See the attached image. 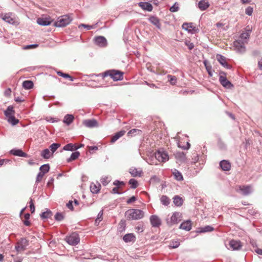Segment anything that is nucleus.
I'll list each match as a JSON object with an SVG mask.
<instances>
[{
  "label": "nucleus",
  "instance_id": "obj_49",
  "mask_svg": "<svg viewBox=\"0 0 262 262\" xmlns=\"http://www.w3.org/2000/svg\"><path fill=\"white\" fill-rule=\"evenodd\" d=\"M55 220L57 221H61L64 219V216L60 212H57L55 215Z\"/></svg>",
  "mask_w": 262,
  "mask_h": 262
},
{
  "label": "nucleus",
  "instance_id": "obj_35",
  "mask_svg": "<svg viewBox=\"0 0 262 262\" xmlns=\"http://www.w3.org/2000/svg\"><path fill=\"white\" fill-rule=\"evenodd\" d=\"M100 185L98 184V185H96V184L92 183L90 185V189L91 192L93 193H97L100 191Z\"/></svg>",
  "mask_w": 262,
  "mask_h": 262
},
{
  "label": "nucleus",
  "instance_id": "obj_3",
  "mask_svg": "<svg viewBox=\"0 0 262 262\" xmlns=\"http://www.w3.org/2000/svg\"><path fill=\"white\" fill-rule=\"evenodd\" d=\"M123 73L115 70H108L102 73V76H110L114 81L121 80L123 79Z\"/></svg>",
  "mask_w": 262,
  "mask_h": 262
},
{
  "label": "nucleus",
  "instance_id": "obj_60",
  "mask_svg": "<svg viewBox=\"0 0 262 262\" xmlns=\"http://www.w3.org/2000/svg\"><path fill=\"white\" fill-rule=\"evenodd\" d=\"M137 200V198L135 196H132L129 199H128L126 201L127 204H130L135 202Z\"/></svg>",
  "mask_w": 262,
  "mask_h": 262
},
{
  "label": "nucleus",
  "instance_id": "obj_13",
  "mask_svg": "<svg viewBox=\"0 0 262 262\" xmlns=\"http://www.w3.org/2000/svg\"><path fill=\"white\" fill-rule=\"evenodd\" d=\"M182 28L188 32H191L192 31L194 32H196L198 31V29L193 26L192 23H184L182 25Z\"/></svg>",
  "mask_w": 262,
  "mask_h": 262
},
{
  "label": "nucleus",
  "instance_id": "obj_42",
  "mask_svg": "<svg viewBox=\"0 0 262 262\" xmlns=\"http://www.w3.org/2000/svg\"><path fill=\"white\" fill-rule=\"evenodd\" d=\"M8 122L11 123L12 125H15L18 123L19 120L16 119L14 115L8 118Z\"/></svg>",
  "mask_w": 262,
  "mask_h": 262
},
{
  "label": "nucleus",
  "instance_id": "obj_26",
  "mask_svg": "<svg viewBox=\"0 0 262 262\" xmlns=\"http://www.w3.org/2000/svg\"><path fill=\"white\" fill-rule=\"evenodd\" d=\"M198 7L201 11H204L209 7V4L205 0H201L198 3Z\"/></svg>",
  "mask_w": 262,
  "mask_h": 262
},
{
  "label": "nucleus",
  "instance_id": "obj_43",
  "mask_svg": "<svg viewBox=\"0 0 262 262\" xmlns=\"http://www.w3.org/2000/svg\"><path fill=\"white\" fill-rule=\"evenodd\" d=\"M126 227L125 221L124 220H121L118 225V230L120 232L125 231Z\"/></svg>",
  "mask_w": 262,
  "mask_h": 262
},
{
  "label": "nucleus",
  "instance_id": "obj_54",
  "mask_svg": "<svg viewBox=\"0 0 262 262\" xmlns=\"http://www.w3.org/2000/svg\"><path fill=\"white\" fill-rule=\"evenodd\" d=\"M103 210H101L98 214L97 217L95 220V223H99L102 220Z\"/></svg>",
  "mask_w": 262,
  "mask_h": 262
},
{
  "label": "nucleus",
  "instance_id": "obj_64",
  "mask_svg": "<svg viewBox=\"0 0 262 262\" xmlns=\"http://www.w3.org/2000/svg\"><path fill=\"white\" fill-rule=\"evenodd\" d=\"M112 192L114 194H119L122 193V192H120L118 191V187H115L113 188L112 190Z\"/></svg>",
  "mask_w": 262,
  "mask_h": 262
},
{
  "label": "nucleus",
  "instance_id": "obj_28",
  "mask_svg": "<svg viewBox=\"0 0 262 262\" xmlns=\"http://www.w3.org/2000/svg\"><path fill=\"white\" fill-rule=\"evenodd\" d=\"M79 148V147H77L76 145L72 143H69L63 146V150L67 151H74L77 150Z\"/></svg>",
  "mask_w": 262,
  "mask_h": 262
},
{
  "label": "nucleus",
  "instance_id": "obj_22",
  "mask_svg": "<svg viewBox=\"0 0 262 262\" xmlns=\"http://www.w3.org/2000/svg\"><path fill=\"white\" fill-rule=\"evenodd\" d=\"M2 18L10 24H15V20L14 18L12 17V13H6L4 15H2Z\"/></svg>",
  "mask_w": 262,
  "mask_h": 262
},
{
  "label": "nucleus",
  "instance_id": "obj_4",
  "mask_svg": "<svg viewBox=\"0 0 262 262\" xmlns=\"http://www.w3.org/2000/svg\"><path fill=\"white\" fill-rule=\"evenodd\" d=\"M29 241L26 238H21L16 244L15 249L17 253H20L27 249V247L29 245Z\"/></svg>",
  "mask_w": 262,
  "mask_h": 262
},
{
  "label": "nucleus",
  "instance_id": "obj_27",
  "mask_svg": "<svg viewBox=\"0 0 262 262\" xmlns=\"http://www.w3.org/2000/svg\"><path fill=\"white\" fill-rule=\"evenodd\" d=\"M149 21L155 25L157 28L160 29L161 25L159 22V19L155 16H151L149 18Z\"/></svg>",
  "mask_w": 262,
  "mask_h": 262
},
{
  "label": "nucleus",
  "instance_id": "obj_44",
  "mask_svg": "<svg viewBox=\"0 0 262 262\" xmlns=\"http://www.w3.org/2000/svg\"><path fill=\"white\" fill-rule=\"evenodd\" d=\"M60 146V144L54 143L50 146L49 148L53 154Z\"/></svg>",
  "mask_w": 262,
  "mask_h": 262
},
{
  "label": "nucleus",
  "instance_id": "obj_6",
  "mask_svg": "<svg viewBox=\"0 0 262 262\" xmlns=\"http://www.w3.org/2000/svg\"><path fill=\"white\" fill-rule=\"evenodd\" d=\"M220 75L219 81L224 88L231 89L233 87V85L226 77V73L224 72H221Z\"/></svg>",
  "mask_w": 262,
  "mask_h": 262
},
{
  "label": "nucleus",
  "instance_id": "obj_45",
  "mask_svg": "<svg viewBox=\"0 0 262 262\" xmlns=\"http://www.w3.org/2000/svg\"><path fill=\"white\" fill-rule=\"evenodd\" d=\"M128 183H129V184L130 185V187L132 189L136 188L138 185V181L134 179H130L128 182Z\"/></svg>",
  "mask_w": 262,
  "mask_h": 262
},
{
  "label": "nucleus",
  "instance_id": "obj_51",
  "mask_svg": "<svg viewBox=\"0 0 262 262\" xmlns=\"http://www.w3.org/2000/svg\"><path fill=\"white\" fill-rule=\"evenodd\" d=\"M95 25H89L81 24L79 25L78 28H80V27H82L85 28L87 30H90L92 29L95 28Z\"/></svg>",
  "mask_w": 262,
  "mask_h": 262
},
{
  "label": "nucleus",
  "instance_id": "obj_34",
  "mask_svg": "<svg viewBox=\"0 0 262 262\" xmlns=\"http://www.w3.org/2000/svg\"><path fill=\"white\" fill-rule=\"evenodd\" d=\"M33 86V82L31 80H25L23 82V86L26 90L31 89Z\"/></svg>",
  "mask_w": 262,
  "mask_h": 262
},
{
  "label": "nucleus",
  "instance_id": "obj_46",
  "mask_svg": "<svg viewBox=\"0 0 262 262\" xmlns=\"http://www.w3.org/2000/svg\"><path fill=\"white\" fill-rule=\"evenodd\" d=\"M100 182L103 186H106L110 182V180L108 177L104 176L101 178Z\"/></svg>",
  "mask_w": 262,
  "mask_h": 262
},
{
  "label": "nucleus",
  "instance_id": "obj_9",
  "mask_svg": "<svg viewBox=\"0 0 262 262\" xmlns=\"http://www.w3.org/2000/svg\"><path fill=\"white\" fill-rule=\"evenodd\" d=\"M66 241L69 244L75 246L79 243L80 238L78 234L74 232L66 237Z\"/></svg>",
  "mask_w": 262,
  "mask_h": 262
},
{
  "label": "nucleus",
  "instance_id": "obj_50",
  "mask_svg": "<svg viewBox=\"0 0 262 262\" xmlns=\"http://www.w3.org/2000/svg\"><path fill=\"white\" fill-rule=\"evenodd\" d=\"M179 4L177 3H175L173 6H172L170 9L169 10L172 12H176L179 11Z\"/></svg>",
  "mask_w": 262,
  "mask_h": 262
},
{
  "label": "nucleus",
  "instance_id": "obj_36",
  "mask_svg": "<svg viewBox=\"0 0 262 262\" xmlns=\"http://www.w3.org/2000/svg\"><path fill=\"white\" fill-rule=\"evenodd\" d=\"M173 203L174 204V205L177 206H181V205H182L183 203V201L182 198L180 197L178 195H176L173 198Z\"/></svg>",
  "mask_w": 262,
  "mask_h": 262
},
{
  "label": "nucleus",
  "instance_id": "obj_38",
  "mask_svg": "<svg viewBox=\"0 0 262 262\" xmlns=\"http://www.w3.org/2000/svg\"><path fill=\"white\" fill-rule=\"evenodd\" d=\"M170 201V199L166 195H163L160 198V202L164 206H168Z\"/></svg>",
  "mask_w": 262,
  "mask_h": 262
},
{
  "label": "nucleus",
  "instance_id": "obj_62",
  "mask_svg": "<svg viewBox=\"0 0 262 262\" xmlns=\"http://www.w3.org/2000/svg\"><path fill=\"white\" fill-rule=\"evenodd\" d=\"M113 184L114 185L117 186V187H118L120 185H124V183L123 181H120L119 180H115Z\"/></svg>",
  "mask_w": 262,
  "mask_h": 262
},
{
  "label": "nucleus",
  "instance_id": "obj_61",
  "mask_svg": "<svg viewBox=\"0 0 262 262\" xmlns=\"http://www.w3.org/2000/svg\"><path fill=\"white\" fill-rule=\"evenodd\" d=\"M29 207H30V211H31V213H33L35 211V206H34L32 200H31V201L30 202V206Z\"/></svg>",
  "mask_w": 262,
  "mask_h": 262
},
{
  "label": "nucleus",
  "instance_id": "obj_21",
  "mask_svg": "<svg viewBox=\"0 0 262 262\" xmlns=\"http://www.w3.org/2000/svg\"><path fill=\"white\" fill-rule=\"evenodd\" d=\"M10 153L14 156L27 157V154L24 152L21 149H12L10 150Z\"/></svg>",
  "mask_w": 262,
  "mask_h": 262
},
{
  "label": "nucleus",
  "instance_id": "obj_15",
  "mask_svg": "<svg viewBox=\"0 0 262 262\" xmlns=\"http://www.w3.org/2000/svg\"><path fill=\"white\" fill-rule=\"evenodd\" d=\"M95 43L99 47H104L107 45L106 38L102 36H99L95 38Z\"/></svg>",
  "mask_w": 262,
  "mask_h": 262
},
{
  "label": "nucleus",
  "instance_id": "obj_24",
  "mask_svg": "<svg viewBox=\"0 0 262 262\" xmlns=\"http://www.w3.org/2000/svg\"><path fill=\"white\" fill-rule=\"evenodd\" d=\"M123 239L125 243L135 242L136 237L133 233H127L124 235Z\"/></svg>",
  "mask_w": 262,
  "mask_h": 262
},
{
  "label": "nucleus",
  "instance_id": "obj_48",
  "mask_svg": "<svg viewBox=\"0 0 262 262\" xmlns=\"http://www.w3.org/2000/svg\"><path fill=\"white\" fill-rule=\"evenodd\" d=\"M168 80L172 85H174L177 82V78L174 76L168 75Z\"/></svg>",
  "mask_w": 262,
  "mask_h": 262
},
{
  "label": "nucleus",
  "instance_id": "obj_29",
  "mask_svg": "<svg viewBox=\"0 0 262 262\" xmlns=\"http://www.w3.org/2000/svg\"><path fill=\"white\" fill-rule=\"evenodd\" d=\"M74 118L73 115L67 114L64 117L63 122L67 125H70L73 121Z\"/></svg>",
  "mask_w": 262,
  "mask_h": 262
},
{
  "label": "nucleus",
  "instance_id": "obj_47",
  "mask_svg": "<svg viewBox=\"0 0 262 262\" xmlns=\"http://www.w3.org/2000/svg\"><path fill=\"white\" fill-rule=\"evenodd\" d=\"M180 246V242L178 241H172L170 242L169 247L171 248H177Z\"/></svg>",
  "mask_w": 262,
  "mask_h": 262
},
{
  "label": "nucleus",
  "instance_id": "obj_19",
  "mask_svg": "<svg viewBox=\"0 0 262 262\" xmlns=\"http://www.w3.org/2000/svg\"><path fill=\"white\" fill-rule=\"evenodd\" d=\"M129 172L130 173L132 177H141L143 172L142 169H137L135 167H131L129 169Z\"/></svg>",
  "mask_w": 262,
  "mask_h": 262
},
{
  "label": "nucleus",
  "instance_id": "obj_16",
  "mask_svg": "<svg viewBox=\"0 0 262 262\" xmlns=\"http://www.w3.org/2000/svg\"><path fill=\"white\" fill-rule=\"evenodd\" d=\"M216 58L220 63L222 64L224 67L227 68V69H230L231 68V66L226 62L225 57L221 54H217Z\"/></svg>",
  "mask_w": 262,
  "mask_h": 262
},
{
  "label": "nucleus",
  "instance_id": "obj_58",
  "mask_svg": "<svg viewBox=\"0 0 262 262\" xmlns=\"http://www.w3.org/2000/svg\"><path fill=\"white\" fill-rule=\"evenodd\" d=\"M185 43L189 50H192L194 48V45L192 42L189 41H186Z\"/></svg>",
  "mask_w": 262,
  "mask_h": 262
},
{
  "label": "nucleus",
  "instance_id": "obj_7",
  "mask_svg": "<svg viewBox=\"0 0 262 262\" xmlns=\"http://www.w3.org/2000/svg\"><path fill=\"white\" fill-rule=\"evenodd\" d=\"M155 158L159 161L161 162H165L169 159L168 154L163 150V149H159L155 154Z\"/></svg>",
  "mask_w": 262,
  "mask_h": 262
},
{
  "label": "nucleus",
  "instance_id": "obj_2",
  "mask_svg": "<svg viewBox=\"0 0 262 262\" xmlns=\"http://www.w3.org/2000/svg\"><path fill=\"white\" fill-rule=\"evenodd\" d=\"M72 19L69 15H63L58 17L57 21L54 22L53 26L56 27H64L68 25Z\"/></svg>",
  "mask_w": 262,
  "mask_h": 262
},
{
  "label": "nucleus",
  "instance_id": "obj_37",
  "mask_svg": "<svg viewBox=\"0 0 262 262\" xmlns=\"http://www.w3.org/2000/svg\"><path fill=\"white\" fill-rule=\"evenodd\" d=\"M52 215L53 213L52 211L48 209L46 211L42 212L40 214V217L42 219H47L50 218Z\"/></svg>",
  "mask_w": 262,
  "mask_h": 262
},
{
  "label": "nucleus",
  "instance_id": "obj_18",
  "mask_svg": "<svg viewBox=\"0 0 262 262\" xmlns=\"http://www.w3.org/2000/svg\"><path fill=\"white\" fill-rule=\"evenodd\" d=\"M220 166L223 171H229L231 168V163L226 160H222L220 162Z\"/></svg>",
  "mask_w": 262,
  "mask_h": 262
},
{
  "label": "nucleus",
  "instance_id": "obj_56",
  "mask_svg": "<svg viewBox=\"0 0 262 262\" xmlns=\"http://www.w3.org/2000/svg\"><path fill=\"white\" fill-rule=\"evenodd\" d=\"M253 9L252 7L249 6V7H248L246 9V10H245V13L249 15V16H251L252 15V13H253Z\"/></svg>",
  "mask_w": 262,
  "mask_h": 262
},
{
  "label": "nucleus",
  "instance_id": "obj_40",
  "mask_svg": "<svg viewBox=\"0 0 262 262\" xmlns=\"http://www.w3.org/2000/svg\"><path fill=\"white\" fill-rule=\"evenodd\" d=\"M40 172H42L43 174L47 173L50 170V165L49 164H45L41 165L39 168Z\"/></svg>",
  "mask_w": 262,
  "mask_h": 262
},
{
  "label": "nucleus",
  "instance_id": "obj_53",
  "mask_svg": "<svg viewBox=\"0 0 262 262\" xmlns=\"http://www.w3.org/2000/svg\"><path fill=\"white\" fill-rule=\"evenodd\" d=\"M141 133V130L137 129H132L130 130H129L128 133V135H131L132 136L135 135L136 134H140Z\"/></svg>",
  "mask_w": 262,
  "mask_h": 262
},
{
  "label": "nucleus",
  "instance_id": "obj_39",
  "mask_svg": "<svg viewBox=\"0 0 262 262\" xmlns=\"http://www.w3.org/2000/svg\"><path fill=\"white\" fill-rule=\"evenodd\" d=\"M80 155V152L79 151H75L73 152L70 157L67 159V162L69 163L72 161H74L77 159Z\"/></svg>",
  "mask_w": 262,
  "mask_h": 262
},
{
  "label": "nucleus",
  "instance_id": "obj_10",
  "mask_svg": "<svg viewBox=\"0 0 262 262\" xmlns=\"http://www.w3.org/2000/svg\"><path fill=\"white\" fill-rule=\"evenodd\" d=\"M52 21L53 20L49 16H42L37 19V24L43 26H49L51 24Z\"/></svg>",
  "mask_w": 262,
  "mask_h": 262
},
{
  "label": "nucleus",
  "instance_id": "obj_32",
  "mask_svg": "<svg viewBox=\"0 0 262 262\" xmlns=\"http://www.w3.org/2000/svg\"><path fill=\"white\" fill-rule=\"evenodd\" d=\"M214 230V228L211 226L207 225L203 227H201L199 229L198 232L199 233H205L208 232H211Z\"/></svg>",
  "mask_w": 262,
  "mask_h": 262
},
{
  "label": "nucleus",
  "instance_id": "obj_8",
  "mask_svg": "<svg viewBox=\"0 0 262 262\" xmlns=\"http://www.w3.org/2000/svg\"><path fill=\"white\" fill-rule=\"evenodd\" d=\"M182 214L180 212H174L170 218L166 220L167 224L169 226L178 224L181 221Z\"/></svg>",
  "mask_w": 262,
  "mask_h": 262
},
{
  "label": "nucleus",
  "instance_id": "obj_57",
  "mask_svg": "<svg viewBox=\"0 0 262 262\" xmlns=\"http://www.w3.org/2000/svg\"><path fill=\"white\" fill-rule=\"evenodd\" d=\"M135 230L138 233H141L144 231L143 226L142 225H139L135 227Z\"/></svg>",
  "mask_w": 262,
  "mask_h": 262
},
{
  "label": "nucleus",
  "instance_id": "obj_59",
  "mask_svg": "<svg viewBox=\"0 0 262 262\" xmlns=\"http://www.w3.org/2000/svg\"><path fill=\"white\" fill-rule=\"evenodd\" d=\"M38 46V45L37 44H32L30 45H27L25 47H24V49H33L37 47Z\"/></svg>",
  "mask_w": 262,
  "mask_h": 262
},
{
  "label": "nucleus",
  "instance_id": "obj_55",
  "mask_svg": "<svg viewBox=\"0 0 262 262\" xmlns=\"http://www.w3.org/2000/svg\"><path fill=\"white\" fill-rule=\"evenodd\" d=\"M44 175L45 174H43L42 172H39L37 175L35 183L38 184L40 181H41Z\"/></svg>",
  "mask_w": 262,
  "mask_h": 262
},
{
  "label": "nucleus",
  "instance_id": "obj_25",
  "mask_svg": "<svg viewBox=\"0 0 262 262\" xmlns=\"http://www.w3.org/2000/svg\"><path fill=\"white\" fill-rule=\"evenodd\" d=\"M180 229L185 230L186 231H190L191 229V223L189 220L183 222L179 227Z\"/></svg>",
  "mask_w": 262,
  "mask_h": 262
},
{
  "label": "nucleus",
  "instance_id": "obj_23",
  "mask_svg": "<svg viewBox=\"0 0 262 262\" xmlns=\"http://www.w3.org/2000/svg\"><path fill=\"white\" fill-rule=\"evenodd\" d=\"M139 6L142 9L146 10L148 12H151L153 9L152 5L148 2H140L139 3Z\"/></svg>",
  "mask_w": 262,
  "mask_h": 262
},
{
  "label": "nucleus",
  "instance_id": "obj_41",
  "mask_svg": "<svg viewBox=\"0 0 262 262\" xmlns=\"http://www.w3.org/2000/svg\"><path fill=\"white\" fill-rule=\"evenodd\" d=\"M41 156L44 158L48 159L50 157V151L49 149L46 148L43 149L41 153Z\"/></svg>",
  "mask_w": 262,
  "mask_h": 262
},
{
  "label": "nucleus",
  "instance_id": "obj_12",
  "mask_svg": "<svg viewBox=\"0 0 262 262\" xmlns=\"http://www.w3.org/2000/svg\"><path fill=\"white\" fill-rule=\"evenodd\" d=\"M150 222L153 227H159L161 225V219L156 215L150 216Z\"/></svg>",
  "mask_w": 262,
  "mask_h": 262
},
{
  "label": "nucleus",
  "instance_id": "obj_14",
  "mask_svg": "<svg viewBox=\"0 0 262 262\" xmlns=\"http://www.w3.org/2000/svg\"><path fill=\"white\" fill-rule=\"evenodd\" d=\"M229 246L233 250H239L243 245L240 241L232 239L230 241Z\"/></svg>",
  "mask_w": 262,
  "mask_h": 262
},
{
  "label": "nucleus",
  "instance_id": "obj_11",
  "mask_svg": "<svg viewBox=\"0 0 262 262\" xmlns=\"http://www.w3.org/2000/svg\"><path fill=\"white\" fill-rule=\"evenodd\" d=\"M237 191L243 195H248L252 192V188L250 186H240Z\"/></svg>",
  "mask_w": 262,
  "mask_h": 262
},
{
  "label": "nucleus",
  "instance_id": "obj_33",
  "mask_svg": "<svg viewBox=\"0 0 262 262\" xmlns=\"http://www.w3.org/2000/svg\"><path fill=\"white\" fill-rule=\"evenodd\" d=\"M174 179L177 181H181L183 180V177L182 173L177 169H174L172 171Z\"/></svg>",
  "mask_w": 262,
  "mask_h": 262
},
{
  "label": "nucleus",
  "instance_id": "obj_1",
  "mask_svg": "<svg viewBox=\"0 0 262 262\" xmlns=\"http://www.w3.org/2000/svg\"><path fill=\"white\" fill-rule=\"evenodd\" d=\"M144 212L140 209H132L126 211L125 213V216L129 220H138L141 219L144 216Z\"/></svg>",
  "mask_w": 262,
  "mask_h": 262
},
{
  "label": "nucleus",
  "instance_id": "obj_30",
  "mask_svg": "<svg viewBox=\"0 0 262 262\" xmlns=\"http://www.w3.org/2000/svg\"><path fill=\"white\" fill-rule=\"evenodd\" d=\"M14 113L15 112L13 107L11 105L9 106L6 110L4 112L5 115L7 118L14 116Z\"/></svg>",
  "mask_w": 262,
  "mask_h": 262
},
{
  "label": "nucleus",
  "instance_id": "obj_63",
  "mask_svg": "<svg viewBox=\"0 0 262 262\" xmlns=\"http://www.w3.org/2000/svg\"><path fill=\"white\" fill-rule=\"evenodd\" d=\"M67 207L70 210H73V201H69L67 204Z\"/></svg>",
  "mask_w": 262,
  "mask_h": 262
},
{
  "label": "nucleus",
  "instance_id": "obj_17",
  "mask_svg": "<svg viewBox=\"0 0 262 262\" xmlns=\"http://www.w3.org/2000/svg\"><path fill=\"white\" fill-rule=\"evenodd\" d=\"M83 124L87 127L93 128L98 126V122L95 119H87L83 121Z\"/></svg>",
  "mask_w": 262,
  "mask_h": 262
},
{
  "label": "nucleus",
  "instance_id": "obj_52",
  "mask_svg": "<svg viewBox=\"0 0 262 262\" xmlns=\"http://www.w3.org/2000/svg\"><path fill=\"white\" fill-rule=\"evenodd\" d=\"M207 61L206 60H205L204 61V64L205 66V68H206V69L208 73V75L210 76H212V72L211 71V67L210 66H207Z\"/></svg>",
  "mask_w": 262,
  "mask_h": 262
},
{
  "label": "nucleus",
  "instance_id": "obj_31",
  "mask_svg": "<svg viewBox=\"0 0 262 262\" xmlns=\"http://www.w3.org/2000/svg\"><path fill=\"white\" fill-rule=\"evenodd\" d=\"M125 132L124 130H121L120 132H118L116 133L112 137L111 139V142L114 143L115 141H116L118 139H119L120 137L123 136Z\"/></svg>",
  "mask_w": 262,
  "mask_h": 262
},
{
  "label": "nucleus",
  "instance_id": "obj_20",
  "mask_svg": "<svg viewBox=\"0 0 262 262\" xmlns=\"http://www.w3.org/2000/svg\"><path fill=\"white\" fill-rule=\"evenodd\" d=\"M251 32V30L250 29L247 30L246 32H243L241 34L239 37L237 39H241L242 41L247 43Z\"/></svg>",
  "mask_w": 262,
  "mask_h": 262
},
{
  "label": "nucleus",
  "instance_id": "obj_5",
  "mask_svg": "<svg viewBox=\"0 0 262 262\" xmlns=\"http://www.w3.org/2000/svg\"><path fill=\"white\" fill-rule=\"evenodd\" d=\"M246 43L242 41L241 39H236L233 42V47L236 52L239 54H244L246 52V48L245 45Z\"/></svg>",
  "mask_w": 262,
  "mask_h": 262
}]
</instances>
